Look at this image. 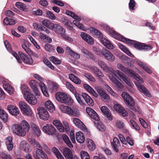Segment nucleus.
<instances>
[{
	"instance_id": "obj_8",
	"label": "nucleus",
	"mask_w": 159,
	"mask_h": 159,
	"mask_svg": "<svg viewBox=\"0 0 159 159\" xmlns=\"http://www.w3.org/2000/svg\"><path fill=\"white\" fill-rule=\"evenodd\" d=\"M121 96L126 104L130 107L131 109L133 110L134 109V106L135 105V102L132 97L130 96L128 93L125 92H123Z\"/></svg>"
},
{
	"instance_id": "obj_53",
	"label": "nucleus",
	"mask_w": 159,
	"mask_h": 159,
	"mask_svg": "<svg viewBox=\"0 0 159 159\" xmlns=\"http://www.w3.org/2000/svg\"><path fill=\"white\" fill-rule=\"evenodd\" d=\"M81 159H90L89 154L86 151H82L80 153Z\"/></svg>"
},
{
	"instance_id": "obj_60",
	"label": "nucleus",
	"mask_w": 159,
	"mask_h": 159,
	"mask_svg": "<svg viewBox=\"0 0 159 159\" xmlns=\"http://www.w3.org/2000/svg\"><path fill=\"white\" fill-rule=\"evenodd\" d=\"M63 125L64 127V132H68L70 130V128L68 124L66 121H63Z\"/></svg>"
},
{
	"instance_id": "obj_27",
	"label": "nucleus",
	"mask_w": 159,
	"mask_h": 159,
	"mask_svg": "<svg viewBox=\"0 0 159 159\" xmlns=\"http://www.w3.org/2000/svg\"><path fill=\"white\" fill-rule=\"evenodd\" d=\"M111 145L115 152H119L118 147L120 145V141L116 137H114L113 139V142H111Z\"/></svg>"
},
{
	"instance_id": "obj_3",
	"label": "nucleus",
	"mask_w": 159,
	"mask_h": 159,
	"mask_svg": "<svg viewBox=\"0 0 159 159\" xmlns=\"http://www.w3.org/2000/svg\"><path fill=\"white\" fill-rule=\"evenodd\" d=\"M90 31L94 33L95 35L98 37L100 39L101 43L107 48L110 49H112L114 48L112 44L109 41L103 37V34L99 30L93 27H91Z\"/></svg>"
},
{
	"instance_id": "obj_55",
	"label": "nucleus",
	"mask_w": 159,
	"mask_h": 159,
	"mask_svg": "<svg viewBox=\"0 0 159 159\" xmlns=\"http://www.w3.org/2000/svg\"><path fill=\"white\" fill-rule=\"evenodd\" d=\"M135 2L134 0H130L129 3V8L130 9L132 10H135Z\"/></svg>"
},
{
	"instance_id": "obj_6",
	"label": "nucleus",
	"mask_w": 159,
	"mask_h": 159,
	"mask_svg": "<svg viewBox=\"0 0 159 159\" xmlns=\"http://www.w3.org/2000/svg\"><path fill=\"white\" fill-rule=\"evenodd\" d=\"M56 97L58 101L67 105H71L73 102V101L70 96L63 92L57 93L56 94Z\"/></svg>"
},
{
	"instance_id": "obj_13",
	"label": "nucleus",
	"mask_w": 159,
	"mask_h": 159,
	"mask_svg": "<svg viewBox=\"0 0 159 159\" xmlns=\"http://www.w3.org/2000/svg\"><path fill=\"white\" fill-rule=\"evenodd\" d=\"M43 131L49 135H53L56 132L55 128L52 125L47 124L43 128Z\"/></svg>"
},
{
	"instance_id": "obj_15",
	"label": "nucleus",
	"mask_w": 159,
	"mask_h": 159,
	"mask_svg": "<svg viewBox=\"0 0 159 159\" xmlns=\"http://www.w3.org/2000/svg\"><path fill=\"white\" fill-rule=\"evenodd\" d=\"M101 53L107 60L111 62H113L114 61V56L107 49H102L101 51Z\"/></svg>"
},
{
	"instance_id": "obj_43",
	"label": "nucleus",
	"mask_w": 159,
	"mask_h": 159,
	"mask_svg": "<svg viewBox=\"0 0 159 159\" xmlns=\"http://www.w3.org/2000/svg\"><path fill=\"white\" fill-rule=\"evenodd\" d=\"M42 23L44 26L47 27L48 28L51 30L52 29L53 23H51L50 21L47 19H45L42 21Z\"/></svg>"
},
{
	"instance_id": "obj_29",
	"label": "nucleus",
	"mask_w": 159,
	"mask_h": 159,
	"mask_svg": "<svg viewBox=\"0 0 159 159\" xmlns=\"http://www.w3.org/2000/svg\"><path fill=\"white\" fill-rule=\"evenodd\" d=\"M6 143L7 148L9 151H11L13 147L12 138L11 136L8 137L6 139Z\"/></svg>"
},
{
	"instance_id": "obj_2",
	"label": "nucleus",
	"mask_w": 159,
	"mask_h": 159,
	"mask_svg": "<svg viewBox=\"0 0 159 159\" xmlns=\"http://www.w3.org/2000/svg\"><path fill=\"white\" fill-rule=\"evenodd\" d=\"M98 65L100 67L103 69V70L106 72L109 71L113 74V75L116 76V74H117L119 76L120 78L124 81L128 85L131 86V84H133L130 81L129 78L127 76L125 75L123 73L121 72L119 70H114L110 68L109 69L108 66L105 64V63L102 61H98Z\"/></svg>"
},
{
	"instance_id": "obj_34",
	"label": "nucleus",
	"mask_w": 159,
	"mask_h": 159,
	"mask_svg": "<svg viewBox=\"0 0 159 159\" xmlns=\"http://www.w3.org/2000/svg\"><path fill=\"white\" fill-rule=\"evenodd\" d=\"M138 89L140 91L143 93L145 96L149 97H151L150 92L143 84H142L141 86H140Z\"/></svg>"
},
{
	"instance_id": "obj_4",
	"label": "nucleus",
	"mask_w": 159,
	"mask_h": 159,
	"mask_svg": "<svg viewBox=\"0 0 159 159\" xmlns=\"http://www.w3.org/2000/svg\"><path fill=\"white\" fill-rule=\"evenodd\" d=\"M117 67L121 70L123 72L128 75H129L135 80L139 81L140 83H143L142 78L140 76L136 74L133 70L127 67H125L121 64H118L117 65Z\"/></svg>"
},
{
	"instance_id": "obj_51",
	"label": "nucleus",
	"mask_w": 159,
	"mask_h": 159,
	"mask_svg": "<svg viewBox=\"0 0 159 159\" xmlns=\"http://www.w3.org/2000/svg\"><path fill=\"white\" fill-rule=\"evenodd\" d=\"M50 60L52 63L55 64H60L61 63V61L57 57H54L52 56L50 58Z\"/></svg>"
},
{
	"instance_id": "obj_16",
	"label": "nucleus",
	"mask_w": 159,
	"mask_h": 159,
	"mask_svg": "<svg viewBox=\"0 0 159 159\" xmlns=\"http://www.w3.org/2000/svg\"><path fill=\"white\" fill-rule=\"evenodd\" d=\"M29 84L36 95L39 96L40 95V93L39 91L38 87L39 85V84L36 81L32 80L29 82Z\"/></svg>"
},
{
	"instance_id": "obj_20",
	"label": "nucleus",
	"mask_w": 159,
	"mask_h": 159,
	"mask_svg": "<svg viewBox=\"0 0 159 159\" xmlns=\"http://www.w3.org/2000/svg\"><path fill=\"white\" fill-rule=\"evenodd\" d=\"M114 107L115 111L121 114L123 116H126L128 115L127 111L120 104H116Z\"/></svg>"
},
{
	"instance_id": "obj_30",
	"label": "nucleus",
	"mask_w": 159,
	"mask_h": 159,
	"mask_svg": "<svg viewBox=\"0 0 159 159\" xmlns=\"http://www.w3.org/2000/svg\"><path fill=\"white\" fill-rule=\"evenodd\" d=\"M53 124L56 127L60 132H64V127L59 120H54L53 121Z\"/></svg>"
},
{
	"instance_id": "obj_11",
	"label": "nucleus",
	"mask_w": 159,
	"mask_h": 159,
	"mask_svg": "<svg viewBox=\"0 0 159 159\" xmlns=\"http://www.w3.org/2000/svg\"><path fill=\"white\" fill-rule=\"evenodd\" d=\"M12 129L13 132L19 136H23L26 134V132L19 124L14 125Z\"/></svg>"
},
{
	"instance_id": "obj_35",
	"label": "nucleus",
	"mask_w": 159,
	"mask_h": 159,
	"mask_svg": "<svg viewBox=\"0 0 159 159\" xmlns=\"http://www.w3.org/2000/svg\"><path fill=\"white\" fill-rule=\"evenodd\" d=\"M69 79L74 83L77 84H80L81 80L73 74H70L68 75Z\"/></svg>"
},
{
	"instance_id": "obj_23",
	"label": "nucleus",
	"mask_w": 159,
	"mask_h": 159,
	"mask_svg": "<svg viewBox=\"0 0 159 159\" xmlns=\"http://www.w3.org/2000/svg\"><path fill=\"white\" fill-rule=\"evenodd\" d=\"M100 109L101 111L107 117L108 120L110 121L112 120V116L111 113L110 112L109 110L107 107L105 106H102Z\"/></svg>"
},
{
	"instance_id": "obj_41",
	"label": "nucleus",
	"mask_w": 159,
	"mask_h": 159,
	"mask_svg": "<svg viewBox=\"0 0 159 159\" xmlns=\"http://www.w3.org/2000/svg\"><path fill=\"white\" fill-rule=\"evenodd\" d=\"M87 146L89 149L91 151L94 150L95 148V145L93 141L90 139H87Z\"/></svg>"
},
{
	"instance_id": "obj_22",
	"label": "nucleus",
	"mask_w": 159,
	"mask_h": 159,
	"mask_svg": "<svg viewBox=\"0 0 159 159\" xmlns=\"http://www.w3.org/2000/svg\"><path fill=\"white\" fill-rule=\"evenodd\" d=\"M73 122L75 125L84 131L87 130V129L84 125L78 118H74Z\"/></svg>"
},
{
	"instance_id": "obj_1",
	"label": "nucleus",
	"mask_w": 159,
	"mask_h": 159,
	"mask_svg": "<svg viewBox=\"0 0 159 159\" xmlns=\"http://www.w3.org/2000/svg\"><path fill=\"white\" fill-rule=\"evenodd\" d=\"M109 33L110 35L113 38L126 43L129 45H133L134 47L138 50L147 51L151 50L152 48V46L151 45L146 44L125 38L111 29L109 30Z\"/></svg>"
},
{
	"instance_id": "obj_7",
	"label": "nucleus",
	"mask_w": 159,
	"mask_h": 159,
	"mask_svg": "<svg viewBox=\"0 0 159 159\" xmlns=\"http://www.w3.org/2000/svg\"><path fill=\"white\" fill-rule=\"evenodd\" d=\"M19 106L23 114L28 116L31 115L32 112L31 108L25 102L23 101L20 102L19 103Z\"/></svg>"
},
{
	"instance_id": "obj_38",
	"label": "nucleus",
	"mask_w": 159,
	"mask_h": 159,
	"mask_svg": "<svg viewBox=\"0 0 159 159\" xmlns=\"http://www.w3.org/2000/svg\"><path fill=\"white\" fill-rule=\"evenodd\" d=\"M39 86L43 94L46 97L49 96V94L47 92L48 89L45 84L42 82L39 83Z\"/></svg>"
},
{
	"instance_id": "obj_63",
	"label": "nucleus",
	"mask_w": 159,
	"mask_h": 159,
	"mask_svg": "<svg viewBox=\"0 0 159 159\" xmlns=\"http://www.w3.org/2000/svg\"><path fill=\"white\" fill-rule=\"evenodd\" d=\"M71 52H70V55L73 57L75 59H78L80 58V55L78 53L75 52L73 51H70Z\"/></svg>"
},
{
	"instance_id": "obj_64",
	"label": "nucleus",
	"mask_w": 159,
	"mask_h": 159,
	"mask_svg": "<svg viewBox=\"0 0 159 159\" xmlns=\"http://www.w3.org/2000/svg\"><path fill=\"white\" fill-rule=\"evenodd\" d=\"M43 25H39L37 23H34L33 24V26L34 28L39 31L41 30Z\"/></svg>"
},
{
	"instance_id": "obj_62",
	"label": "nucleus",
	"mask_w": 159,
	"mask_h": 159,
	"mask_svg": "<svg viewBox=\"0 0 159 159\" xmlns=\"http://www.w3.org/2000/svg\"><path fill=\"white\" fill-rule=\"evenodd\" d=\"M139 120L141 125L144 128L146 129L148 128V126L147 123L142 118H139Z\"/></svg>"
},
{
	"instance_id": "obj_17",
	"label": "nucleus",
	"mask_w": 159,
	"mask_h": 159,
	"mask_svg": "<svg viewBox=\"0 0 159 159\" xmlns=\"http://www.w3.org/2000/svg\"><path fill=\"white\" fill-rule=\"evenodd\" d=\"M86 110L87 113L92 119L96 121L99 120V118L98 115L93 109L90 107H87L86 108Z\"/></svg>"
},
{
	"instance_id": "obj_58",
	"label": "nucleus",
	"mask_w": 159,
	"mask_h": 159,
	"mask_svg": "<svg viewBox=\"0 0 159 159\" xmlns=\"http://www.w3.org/2000/svg\"><path fill=\"white\" fill-rule=\"evenodd\" d=\"M102 99L104 101H108L110 98L109 96L104 92L101 96Z\"/></svg>"
},
{
	"instance_id": "obj_36",
	"label": "nucleus",
	"mask_w": 159,
	"mask_h": 159,
	"mask_svg": "<svg viewBox=\"0 0 159 159\" xmlns=\"http://www.w3.org/2000/svg\"><path fill=\"white\" fill-rule=\"evenodd\" d=\"M30 125L37 136L38 137L41 134V131L39 127L37 126L33 123H31Z\"/></svg>"
},
{
	"instance_id": "obj_25",
	"label": "nucleus",
	"mask_w": 159,
	"mask_h": 159,
	"mask_svg": "<svg viewBox=\"0 0 159 159\" xmlns=\"http://www.w3.org/2000/svg\"><path fill=\"white\" fill-rule=\"evenodd\" d=\"M36 154L38 159H48L47 154L42 149H37Z\"/></svg>"
},
{
	"instance_id": "obj_48",
	"label": "nucleus",
	"mask_w": 159,
	"mask_h": 159,
	"mask_svg": "<svg viewBox=\"0 0 159 159\" xmlns=\"http://www.w3.org/2000/svg\"><path fill=\"white\" fill-rule=\"evenodd\" d=\"M44 48L46 50L50 52H53L55 50V48L53 45L48 43L45 45Z\"/></svg>"
},
{
	"instance_id": "obj_42",
	"label": "nucleus",
	"mask_w": 159,
	"mask_h": 159,
	"mask_svg": "<svg viewBox=\"0 0 159 159\" xmlns=\"http://www.w3.org/2000/svg\"><path fill=\"white\" fill-rule=\"evenodd\" d=\"M21 127H23L25 131H28L30 128V125L28 122L25 120H23L21 123Z\"/></svg>"
},
{
	"instance_id": "obj_18",
	"label": "nucleus",
	"mask_w": 159,
	"mask_h": 159,
	"mask_svg": "<svg viewBox=\"0 0 159 159\" xmlns=\"http://www.w3.org/2000/svg\"><path fill=\"white\" fill-rule=\"evenodd\" d=\"M7 109L10 113L14 116H17L20 113L18 108L12 105H8L7 106Z\"/></svg>"
},
{
	"instance_id": "obj_19",
	"label": "nucleus",
	"mask_w": 159,
	"mask_h": 159,
	"mask_svg": "<svg viewBox=\"0 0 159 159\" xmlns=\"http://www.w3.org/2000/svg\"><path fill=\"white\" fill-rule=\"evenodd\" d=\"M80 35L82 39L91 45L93 44V39L88 34L84 32H82L81 33Z\"/></svg>"
},
{
	"instance_id": "obj_37",
	"label": "nucleus",
	"mask_w": 159,
	"mask_h": 159,
	"mask_svg": "<svg viewBox=\"0 0 159 159\" xmlns=\"http://www.w3.org/2000/svg\"><path fill=\"white\" fill-rule=\"evenodd\" d=\"M62 138L64 142L70 148H72L73 146L68 136L66 134H62Z\"/></svg>"
},
{
	"instance_id": "obj_28",
	"label": "nucleus",
	"mask_w": 159,
	"mask_h": 159,
	"mask_svg": "<svg viewBox=\"0 0 159 159\" xmlns=\"http://www.w3.org/2000/svg\"><path fill=\"white\" fill-rule=\"evenodd\" d=\"M76 139L77 141L80 143H83L85 140V137L84 134L81 131H79L76 133Z\"/></svg>"
},
{
	"instance_id": "obj_61",
	"label": "nucleus",
	"mask_w": 159,
	"mask_h": 159,
	"mask_svg": "<svg viewBox=\"0 0 159 159\" xmlns=\"http://www.w3.org/2000/svg\"><path fill=\"white\" fill-rule=\"evenodd\" d=\"M59 87V85L55 82L52 83L51 89L52 91H55L57 90Z\"/></svg>"
},
{
	"instance_id": "obj_33",
	"label": "nucleus",
	"mask_w": 159,
	"mask_h": 159,
	"mask_svg": "<svg viewBox=\"0 0 159 159\" xmlns=\"http://www.w3.org/2000/svg\"><path fill=\"white\" fill-rule=\"evenodd\" d=\"M91 69L93 71L95 75L98 78H100L104 76L103 74L101 71L95 66H93L91 67Z\"/></svg>"
},
{
	"instance_id": "obj_56",
	"label": "nucleus",
	"mask_w": 159,
	"mask_h": 159,
	"mask_svg": "<svg viewBox=\"0 0 159 159\" xmlns=\"http://www.w3.org/2000/svg\"><path fill=\"white\" fill-rule=\"evenodd\" d=\"M40 35L43 39L45 40L47 42H48L49 43H50L52 42V39L46 35L43 34H40Z\"/></svg>"
},
{
	"instance_id": "obj_54",
	"label": "nucleus",
	"mask_w": 159,
	"mask_h": 159,
	"mask_svg": "<svg viewBox=\"0 0 159 159\" xmlns=\"http://www.w3.org/2000/svg\"><path fill=\"white\" fill-rule=\"evenodd\" d=\"M130 123L131 126L136 130H139L140 128L137 123L133 120H130Z\"/></svg>"
},
{
	"instance_id": "obj_50",
	"label": "nucleus",
	"mask_w": 159,
	"mask_h": 159,
	"mask_svg": "<svg viewBox=\"0 0 159 159\" xmlns=\"http://www.w3.org/2000/svg\"><path fill=\"white\" fill-rule=\"evenodd\" d=\"M8 114L7 113L3 110L0 115L1 118L4 122H7L8 120Z\"/></svg>"
},
{
	"instance_id": "obj_31",
	"label": "nucleus",
	"mask_w": 159,
	"mask_h": 159,
	"mask_svg": "<svg viewBox=\"0 0 159 159\" xmlns=\"http://www.w3.org/2000/svg\"><path fill=\"white\" fill-rule=\"evenodd\" d=\"M118 46L120 49H121L123 52H124L128 56L131 57H134V55L131 53L129 49L127 48L125 46L120 43H119L118 44Z\"/></svg>"
},
{
	"instance_id": "obj_14",
	"label": "nucleus",
	"mask_w": 159,
	"mask_h": 159,
	"mask_svg": "<svg viewBox=\"0 0 159 159\" xmlns=\"http://www.w3.org/2000/svg\"><path fill=\"white\" fill-rule=\"evenodd\" d=\"M18 54L24 63L31 65L33 64V60L30 55H25L21 51L18 52Z\"/></svg>"
},
{
	"instance_id": "obj_10",
	"label": "nucleus",
	"mask_w": 159,
	"mask_h": 159,
	"mask_svg": "<svg viewBox=\"0 0 159 159\" xmlns=\"http://www.w3.org/2000/svg\"><path fill=\"white\" fill-rule=\"evenodd\" d=\"M29 141L31 144L34 147L39 148V149L42 150L43 149L47 153L50 152L49 148L45 144H43L42 145H41L38 141H36L34 139L29 138Z\"/></svg>"
},
{
	"instance_id": "obj_12",
	"label": "nucleus",
	"mask_w": 159,
	"mask_h": 159,
	"mask_svg": "<svg viewBox=\"0 0 159 159\" xmlns=\"http://www.w3.org/2000/svg\"><path fill=\"white\" fill-rule=\"evenodd\" d=\"M37 111L40 119L45 120L48 119L49 116L48 111L45 108L42 107H39Z\"/></svg>"
},
{
	"instance_id": "obj_39",
	"label": "nucleus",
	"mask_w": 159,
	"mask_h": 159,
	"mask_svg": "<svg viewBox=\"0 0 159 159\" xmlns=\"http://www.w3.org/2000/svg\"><path fill=\"white\" fill-rule=\"evenodd\" d=\"M94 124L96 127L101 132L105 131V127L102 123L98 121L94 122Z\"/></svg>"
},
{
	"instance_id": "obj_49",
	"label": "nucleus",
	"mask_w": 159,
	"mask_h": 159,
	"mask_svg": "<svg viewBox=\"0 0 159 159\" xmlns=\"http://www.w3.org/2000/svg\"><path fill=\"white\" fill-rule=\"evenodd\" d=\"M104 87L113 96H116L117 95V94L108 85L105 84Z\"/></svg>"
},
{
	"instance_id": "obj_32",
	"label": "nucleus",
	"mask_w": 159,
	"mask_h": 159,
	"mask_svg": "<svg viewBox=\"0 0 159 159\" xmlns=\"http://www.w3.org/2000/svg\"><path fill=\"white\" fill-rule=\"evenodd\" d=\"M46 108L50 112H52L55 110V106L50 100L46 101L45 103Z\"/></svg>"
},
{
	"instance_id": "obj_47",
	"label": "nucleus",
	"mask_w": 159,
	"mask_h": 159,
	"mask_svg": "<svg viewBox=\"0 0 159 159\" xmlns=\"http://www.w3.org/2000/svg\"><path fill=\"white\" fill-rule=\"evenodd\" d=\"M52 152L54 154L57 159L62 156L58 149L55 147H53L52 148Z\"/></svg>"
},
{
	"instance_id": "obj_44",
	"label": "nucleus",
	"mask_w": 159,
	"mask_h": 159,
	"mask_svg": "<svg viewBox=\"0 0 159 159\" xmlns=\"http://www.w3.org/2000/svg\"><path fill=\"white\" fill-rule=\"evenodd\" d=\"M66 13L67 15L71 16L74 19L77 20L79 21H80L81 20L80 18L76 15L73 12L70 11L69 10H67L66 11Z\"/></svg>"
},
{
	"instance_id": "obj_24",
	"label": "nucleus",
	"mask_w": 159,
	"mask_h": 159,
	"mask_svg": "<svg viewBox=\"0 0 159 159\" xmlns=\"http://www.w3.org/2000/svg\"><path fill=\"white\" fill-rule=\"evenodd\" d=\"M62 153L66 159H73L72 153L69 148H64Z\"/></svg>"
},
{
	"instance_id": "obj_45",
	"label": "nucleus",
	"mask_w": 159,
	"mask_h": 159,
	"mask_svg": "<svg viewBox=\"0 0 159 159\" xmlns=\"http://www.w3.org/2000/svg\"><path fill=\"white\" fill-rule=\"evenodd\" d=\"M66 87L72 93H75L76 92L74 86L70 82L66 81L64 83Z\"/></svg>"
},
{
	"instance_id": "obj_21",
	"label": "nucleus",
	"mask_w": 159,
	"mask_h": 159,
	"mask_svg": "<svg viewBox=\"0 0 159 159\" xmlns=\"http://www.w3.org/2000/svg\"><path fill=\"white\" fill-rule=\"evenodd\" d=\"M25 98L28 103L30 104L34 105L36 104L37 102V99L31 93H30V94L25 96Z\"/></svg>"
},
{
	"instance_id": "obj_40",
	"label": "nucleus",
	"mask_w": 159,
	"mask_h": 159,
	"mask_svg": "<svg viewBox=\"0 0 159 159\" xmlns=\"http://www.w3.org/2000/svg\"><path fill=\"white\" fill-rule=\"evenodd\" d=\"M20 89L22 93L24 96V97H25V96L30 94V93L29 91L30 89L26 85H21L20 87Z\"/></svg>"
},
{
	"instance_id": "obj_5",
	"label": "nucleus",
	"mask_w": 159,
	"mask_h": 159,
	"mask_svg": "<svg viewBox=\"0 0 159 159\" xmlns=\"http://www.w3.org/2000/svg\"><path fill=\"white\" fill-rule=\"evenodd\" d=\"M51 30L57 34H60L62 37L67 40L69 42L73 41V39L66 34L64 29L59 24H54Z\"/></svg>"
},
{
	"instance_id": "obj_52",
	"label": "nucleus",
	"mask_w": 159,
	"mask_h": 159,
	"mask_svg": "<svg viewBox=\"0 0 159 159\" xmlns=\"http://www.w3.org/2000/svg\"><path fill=\"white\" fill-rule=\"evenodd\" d=\"M46 14V17L47 18L52 20H54L56 19V16L51 11H47Z\"/></svg>"
},
{
	"instance_id": "obj_26",
	"label": "nucleus",
	"mask_w": 159,
	"mask_h": 159,
	"mask_svg": "<svg viewBox=\"0 0 159 159\" xmlns=\"http://www.w3.org/2000/svg\"><path fill=\"white\" fill-rule=\"evenodd\" d=\"M82 96L88 105L92 106L94 105L93 100L87 93H82Z\"/></svg>"
},
{
	"instance_id": "obj_9",
	"label": "nucleus",
	"mask_w": 159,
	"mask_h": 159,
	"mask_svg": "<svg viewBox=\"0 0 159 159\" xmlns=\"http://www.w3.org/2000/svg\"><path fill=\"white\" fill-rule=\"evenodd\" d=\"M61 110L62 112L66 113L70 116H78L79 115V112L77 110H73L68 106H61Z\"/></svg>"
},
{
	"instance_id": "obj_57",
	"label": "nucleus",
	"mask_w": 159,
	"mask_h": 159,
	"mask_svg": "<svg viewBox=\"0 0 159 159\" xmlns=\"http://www.w3.org/2000/svg\"><path fill=\"white\" fill-rule=\"evenodd\" d=\"M84 76L88 80L94 82L95 81L94 78L93 76L90 73H85L84 74Z\"/></svg>"
},
{
	"instance_id": "obj_59",
	"label": "nucleus",
	"mask_w": 159,
	"mask_h": 159,
	"mask_svg": "<svg viewBox=\"0 0 159 159\" xmlns=\"http://www.w3.org/2000/svg\"><path fill=\"white\" fill-rule=\"evenodd\" d=\"M22 48L28 54H30L31 52V51L29 48L25 44L23 43L22 45Z\"/></svg>"
},
{
	"instance_id": "obj_46",
	"label": "nucleus",
	"mask_w": 159,
	"mask_h": 159,
	"mask_svg": "<svg viewBox=\"0 0 159 159\" xmlns=\"http://www.w3.org/2000/svg\"><path fill=\"white\" fill-rule=\"evenodd\" d=\"M16 6L19 9L22 11H26L27 8L25 4L20 2H16Z\"/></svg>"
}]
</instances>
